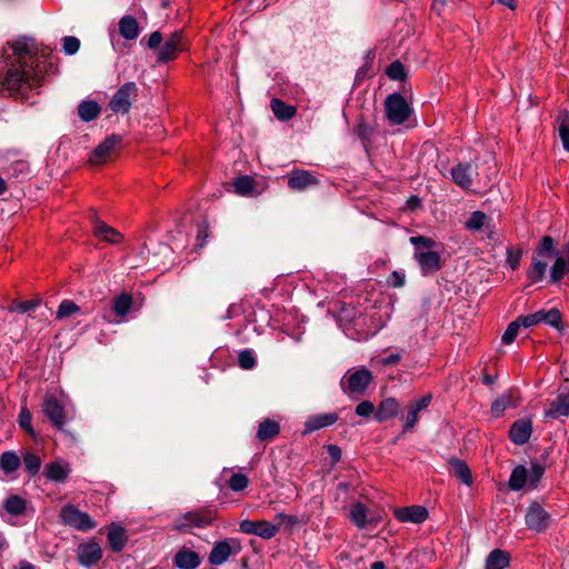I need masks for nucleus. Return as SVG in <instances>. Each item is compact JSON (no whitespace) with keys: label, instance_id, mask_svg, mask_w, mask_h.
Returning a JSON list of instances; mask_svg holds the SVG:
<instances>
[{"label":"nucleus","instance_id":"1","mask_svg":"<svg viewBox=\"0 0 569 569\" xmlns=\"http://www.w3.org/2000/svg\"><path fill=\"white\" fill-rule=\"evenodd\" d=\"M13 52V60L6 72L1 86L11 96L23 94L26 90L42 84L43 74L52 67L51 62L41 61L34 39L24 36L7 42Z\"/></svg>","mask_w":569,"mask_h":569},{"label":"nucleus","instance_id":"2","mask_svg":"<svg viewBox=\"0 0 569 569\" xmlns=\"http://www.w3.org/2000/svg\"><path fill=\"white\" fill-rule=\"evenodd\" d=\"M557 256L556 243L552 237L543 236L533 251L531 263L527 269V278L530 283H538L543 280L548 262L543 259Z\"/></svg>","mask_w":569,"mask_h":569},{"label":"nucleus","instance_id":"3","mask_svg":"<svg viewBox=\"0 0 569 569\" xmlns=\"http://www.w3.org/2000/svg\"><path fill=\"white\" fill-rule=\"evenodd\" d=\"M218 513L214 506L192 509L176 520L174 529L181 532H191L194 528H207L216 521Z\"/></svg>","mask_w":569,"mask_h":569},{"label":"nucleus","instance_id":"4","mask_svg":"<svg viewBox=\"0 0 569 569\" xmlns=\"http://www.w3.org/2000/svg\"><path fill=\"white\" fill-rule=\"evenodd\" d=\"M138 86L133 81L124 82L111 97L108 107L114 113L128 114L132 101L138 97Z\"/></svg>","mask_w":569,"mask_h":569},{"label":"nucleus","instance_id":"5","mask_svg":"<svg viewBox=\"0 0 569 569\" xmlns=\"http://www.w3.org/2000/svg\"><path fill=\"white\" fill-rule=\"evenodd\" d=\"M373 376L366 367H360L353 371H349L341 380L340 386L345 393L348 395H363Z\"/></svg>","mask_w":569,"mask_h":569},{"label":"nucleus","instance_id":"6","mask_svg":"<svg viewBox=\"0 0 569 569\" xmlns=\"http://www.w3.org/2000/svg\"><path fill=\"white\" fill-rule=\"evenodd\" d=\"M385 110L387 119L392 124H402L409 119L412 112L407 100L399 92L391 93L387 97L385 101Z\"/></svg>","mask_w":569,"mask_h":569},{"label":"nucleus","instance_id":"7","mask_svg":"<svg viewBox=\"0 0 569 569\" xmlns=\"http://www.w3.org/2000/svg\"><path fill=\"white\" fill-rule=\"evenodd\" d=\"M242 550L240 541L236 538H226L216 541L208 556V562L211 566H221L229 560L231 556H237Z\"/></svg>","mask_w":569,"mask_h":569},{"label":"nucleus","instance_id":"8","mask_svg":"<svg viewBox=\"0 0 569 569\" xmlns=\"http://www.w3.org/2000/svg\"><path fill=\"white\" fill-rule=\"evenodd\" d=\"M60 518L64 525L81 531L91 530L97 525L89 513L81 511L73 505L62 507Z\"/></svg>","mask_w":569,"mask_h":569},{"label":"nucleus","instance_id":"9","mask_svg":"<svg viewBox=\"0 0 569 569\" xmlns=\"http://www.w3.org/2000/svg\"><path fill=\"white\" fill-rule=\"evenodd\" d=\"M551 517L538 502L529 506L525 521L529 530L545 532L550 525Z\"/></svg>","mask_w":569,"mask_h":569},{"label":"nucleus","instance_id":"10","mask_svg":"<svg viewBox=\"0 0 569 569\" xmlns=\"http://www.w3.org/2000/svg\"><path fill=\"white\" fill-rule=\"evenodd\" d=\"M286 178L288 188L293 191H305L320 182L317 174L305 169H293Z\"/></svg>","mask_w":569,"mask_h":569},{"label":"nucleus","instance_id":"11","mask_svg":"<svg viewBox=\"0 0 569 569\" xmlns=\"http://www.w3.org/2000/svg\"><path fill=\"white\" fill-rule=\"evenodd\" d=\"M42 410L49 421L59 430L66 425V412L61 402L53 396H47L42 403Z\"/></svg>","mask_w":569,"mask_h":569},{"label":"nucleus","instance_id":"12","mask_svg":"<svg viewBox=\"0 0 569 569\" xmlns=\"http://www.w3.org/2000/svg\"><path fill=\"white\" fill-rule=\"evenodd\" d=\"M533 432L531 417H523L516 420L509 429L508 436L512 443L523 446L527 443Z\"/></svg>","mask_w":569,"mask_h":569},{"label":"nucleus","instance_id":"13","mask_svg":"<svg viewBox=\"0 0 569 569\" xmlns=\"http://www.w3.org/2000/svg\"><path fill=\"white\" fill-rule=\"evenodd\" d=\"M77 557L80 565L90 568L101 560L102 549L96 541L81 543L77 549Z\"/></svg>","mask_w":569,"mask_h":569},{"label":"nucleus","instance_id":"14","mask_svg":"<svg viewBox=\"0 0 569 569\" xmlns=\"http://www.w3.org/2000/svg\"><path fill=\"white\" fill-rule=\"evenodd\" d=\"M182 37V30H176L171 33L158 52L159 62L164 63L177 58L178 52L181 50Z\"/></svg>","mask_w":569,"mask_h":569},{"label":"nucleus","instance_id":"15","mask_svg":"<svg viewBox=\"0 0 569 569\" xmlns=\"http://www.w3.org/2000/svg\"><path fill=\"white\" fill-rule=\"evenodd\" d=\"M545 418L557 420L569 416V392L559 389L557 398L549 402Z\"/></svg>","mask_w":569,"mask_h":569},{"label":"nucleus","instance_id":"16","mask_svg":"<svg viewBox=\"0 0 569 569\" xmlns=\"http://www.w3.org/2000/svg\"><path fill=\"white\" fill-rule=\"evenodd\" d=\"M121 143V137L112 134L94 148L89 157L92 164H101L107 161L114 149Z\"/></svg>","mask_w":569,"mask_h":569},{"label":"nucleus","instance_id":"17","mask_svg":"<svg viewBox=\"0 0 569 569\" xmlns=\"http://www.w3.org/2000/svg\"><path fill=\"white\" fill-rule=\"evenodd\" d=\"M413 258L418 262L423 276L437 272L441 269V256L437 251H416Z\"/></svg>","mask_w":569,"mask_h":569},{"label":"nucleus","instance_id":"18","mask_svg":"<svg viewBox=\"0 0 569 569\" xmlns=\"http://www.w3.org/2000/svg\"><path fill=\"white\" fill-rule=\"evenodd\" d=\"M339 420L337 412L317 413L309 416L303 423V435H309L322 428L330 427Z\"/></svg>","mask_w":569,"mask_h":569},{"label":"nucleus","instance_id":"19","mask_svg":"<svg viewBox=\"0 0 569 569\" xmlns=\"http://www.w3.org/2000/svg\"><path fill=\"white\" fill-rule=\"evenodd\" d=\"M393 515L400 522L422 523L428 518V510L426 507L415 505L397 508Z\"/></svg>","mask_w":569,"mask_h":569},{"label":"nucleus","instance_id":"20","mask_svg":"<svg viewBox=\"0 0 569 569\" xmlns=\"http://www.w3.org/2000/svg\"><path fill=\"white\" fill-rule=\"evenodd\" d=\"M71 473V466L69 462L62 460H54L44 466L43 475L49 481L66 482Z\"/></svg>","mask_w":569,"mask_h":569},{"label":"nucleus","instance_id":"21","mask_svg":"<svg viewBox=\"0 0 569 569\" xmlns=\"http://www.w3.org/2000/svg\"><path fill=\"white\" fill-rule=\"evenodd\" d=\"M92 229L97 238L109 243H118L122 238L119 231L108 226L106 222L99 220L96 213H93Z\"/></svg>","mask_w":569,"mask_h":569},{"label":"nucleus","instance_id":"22","mask_svg":"<svg viewBox=\"0 0 569 569\" xmlns=\"http://www.w3.org/2000/svg\"><path fill=\"white\" fill-rule=\"evenodd\" d=\"M452 181L460 188L468 190L472 186V167L469 162H459L451 168Z\"/></svg>","mask_w":569,"mask_h":569},{"label":"nucleus","instance_id":"23","mask_svg":"<svg viewBox=\"0 0 569 569\" xmlns=\"http://www.w3.org/2000/svg\"><path fill=\"white\" fill-rule=\"evenodd\" d=\"M200 563V555L186 547L181 548L173 558V565L179 569H197Z\"/></svg>","mask_w":569,"mask_h":569},{"label":"nucleus","instance_id":"24","mask_svg":"<svg viewBox=\"0 0 569 569\" xmlns=\"http://www.w3.org/2000/svg\"><path fill=\"white\" fill-rule=\"evenodd\" d=\"M566 257L555 256L556 260L550 269V282L558 283L569 272V242L563 247Z\"/></svg>","mask_w":569,"mask_h":569},{"label":"nucleus","instance_id":"25","mask_svg":"<svg viewBox=\"0 0 569 569\" xmlns=\"http://www.w3.org/2000/svg\"><path fill=\"white\" fill-rule=\"evenodd\" d=\"M399 410L400 405L396 398H386L379 403L378 409L375 412V419L378 422L387 421L396 417L399 413Z\"/></svg>","mask_w":569,"mask_h":569},{"label":"nucleus","instance_id":"26","mask_svg":"<svg viewBox=\"0 0 569 569\" xmlns=\"http://www.w3.org/2000/svg\"><path fill=\"white\" fill-rule=\"evenodd\" d=\"M510 560L508 551L497 548L486 557L483 569H505L509 566Z\"/></svg>","mask_w":569,"mask_h":569},{"label":"nucleus","instance_id":"27","mask_svg":"<svg viewBox=\"0 0 569 569\" xmlns=\"http://www.w3.org/2000/svg\"><path fill=\"white\" fill-rule=\"evenodd\" d=\"M133 305L132 296L128 292H122L112 299L111 309L120 321L124 320L129 315Z\"/></svg>","mask_w":569,"mask_h":569},{"label":"nucleus","instance_id":"28","mask_svg":"<svg viewBox=\"0 0 569 569\" xmlns=\"http://www.w3.org/2000/svg\"><path fill=\"white\" fill-rule=\"evenodd\" d=\"M520 398L513 393H503L491 403V412L495 417H500L508 408H517Z\"/></svg>","mask_w":569,"mask_h":569},{"label":"nucleus","instance_id":"29","mask_svg":"<svg viewBox=\"0 0 569 569\" xmlns=\"http://www.w3.org/2000/svg\"><path fill=\"white\" fill-rule=\"evenodd\" d=\"M28 501L17 495L7 497L2 502L3 510L12 517H20L26 513Z\"/></svg>","mask_w":569,"mask_h":569},{"label":"nucleus","instance_id":"30","mask_svg":"<svg viewBox=\"0 0 569 569\" xmlns=\"http://www.w3.org/2000/svg\"><path fill=\"white\" fill-rule=\"evenodd\" d=\"M280 432V425L270 418L262 420L257 429L256 439L258 441H268L276 438Z\"/></svg>","mask_w":569,"mask_h":569},{"label":"nucleus","instance_id":"31","mask_svg":"<svg viewBox=\"0 0 569 569\" xmlns=\"http://www.w3.org/2000/svg\"><path fill=\"white\" fill-rule=\"evenodd\" d=\"M119 32L126 40H136L140 34V28L134 17L128 14L119 21Z\"/></svg>","mask_w":569,"mask_h":569},{"label":"nucleus","instance_id":"32","mask_svg":"<svg viewBox=\"0 0 569 569\" xmlns=\"http://www.w3.org/2000/svg\"><path fill=\"white\" fill-rule=\"evenodd\" d=\"M107 539L113 552L122 551L128 540L124 529L120 526H112L108 531Z\"/></svg>","mask_w":569,"mask_h":569},{"label":"nucleus","instance_id":"33","mask_svg":"<svg viewBox=\"0 0 569 569\" xmlns=\"http://www.w3.org/2000/svg\"><path fill=\"white\" fill-rule=\"evenodd\" d=\"M271 110L274 117L281 121H288L292 119L297 113V108L291 104H287L284 101L278 98H273L270 102Z\"/></svg>","mask_w":569,"mask_h":569},{"label":"nucleus","instance_id":"34","mask_svg":"<svg viewBox=\"0 0 569 569\" xmlns=\"http://www.w3.org/2000/svg\"><path fill=\"white\" fill-rule=\"evenodd\" d=\"M21 467V458L16 451L8 450L0 456V469L4 475L9 476L14 473Z\"/></svg>","mask_w":569,"mask_h":569},{"label":"nucleus","instance_id":"35","mask_svg":"<svg viewBox=\"0 0 569 569\" xmlns=\"http://www.w3.org/2000/svg\"><path fill=\"white\" fill-rule=\"evenodd\" d=\"M448 463L450 465V467L452 468L456 477L465 485L467 486H471L472 483V476H471V470L470 468L468 467V465L459 459V458H450L448 460Z\"/></svg>","mask_w":569,"mask_h":569},{"label":"nucleus","instance_id":"36","mask_svg":"<svg viewBox=\"0 0 569 569\" xmlns=\"http://www.w3.org/2000/svg\"><path fill=\"white\" fill-rule=\"evenodd\" d=\"M101 108L94 100L82 101L78 107V116L84 122L97 119L100 114Z\"/></svg>","mask_w":569,"mask_h":569},{"label":"nucleus","instance_id":"37","mask_svg":"<svg viewBox=\"0 0 569 569\" xmlns=\"http://www.w3.org/2000/svg\"><path fill=\"white\" fill-rule=\"evenodd\" d=\"M528 480V470L525 466L518 465L511 471L508 486L512 491H519L525 488Z\"/></svg>","mask_w":569,"mask_h":569},{"label":"nucleus","instance_id":"38","mask_svg":"<svg viewBox=\"0 0 569 569\" xmlns=\"http://www.w3.org/2000/svg\"><path fill=\"white\" fill-rule=\"evenodd\" d=\"M559 137L562 147L569 152V111L561 110L557 116Z\"/></svg>","mask_w":569,"mask_h":569},{"label":"nucleus","instance_id":"39","mask_svg":"<svg viewBox=\"0 0 569 569\" xmlns=\"http://www.w3.org/2000/svg\"><path fill=\"white\" fill-rule=\"evenodd\" d=\"M21 463H23L24 470L30 478L37 476L41 469V458L39 455L27 451L22 456Z\"/></svg>","mask_w":569,"mask_h":569},{"label":"nucleus","instance_id":"40","mask_svg":"<svg viewBox=\"0 0 569 569\" xmlns=\"http://www.w3.org/2000/svg\"><path fill=\"white\" fill-rule=\"evenodd\" d=\"M355 134L361 140V142L366 146L371 142L375 128L365 121V118L361 116L357 119V123L355 126Z\"/></svg>","mask_w":569,"mask_h":569},{"label":"nucleus","instance_id":"41","mask_svg":"<svg viewBox=\"0 0 569 569\" xmlns=\"http://www.w3.org/2000/svg\"><path fill=\"white\" fill-rule=\"evenodd\" d=\"M349 517L358 528L367 527V507L362 502L358 501L351 506Z\"/></svg>","mask_w":569,"mask_h":569},{"label":"nucleus","instance_id":"42","mask_svg":"<svg viewBox=\"0 0 569 569\" xmlns=\"http://www.w3.org/2000/svg\"><path fill=\"white\" fill-rule=\"evenodd\" d=\"M7 173L10 178L27 179L30 174V166L26 160H17L9 164Z\"/></svg>","mask_w":569,"mask_h":569},{"label":"nucleus","instance_id":"43","mask_svg":"<svg viewBox=\"0 0 569 569\" xmlns=\"http://www.w3.org/2000/svg\"><path fill=\"white\" fill-rule=\"evenodd\" d=\"M81 312L80 307L72 300L64 299L60 302L56 312V318L59 320L72 317Z\"/></svg>","mask_w":569,"mask_h":569},{"label":"nucleus","instance_id":"44","mask_svg":"<svg viewBox=\"0 0 569 569\" xmlns=\"http://www.w3.org/2000/svg\"><path fill=\"white\" fill-rule=\"evenodd\" d=\"M256 181L251 176L244 174L238 177L234 182V190L240 196H249L252 193Z\"/></svg>","mask_w":569,"mask_h":569},{"label":"nucleus","instance_id":"45","mask_svg":"<svg viewBox=\"0 0 569 569\" xmlns=\"http://www.w3.org/2000/svg\"><path fill=\"white\" fill-rule=\"evenodd\" d=\"M488 217L485 212L477 210L471 212L468 220L465 222V227L469 231H479L481 230L486 223H487Z\"/></svg>","mask_w":569,"mask_h":569},{"label":"nucleus","instance_id":"46","mask_svg":"<svg viewBox=\"0 0 569 569\" xmlns=\"http://www.w3.org/2000/svg\"><path fill=\"white\" fill-rule=\"evenodd\" d=\"M280 530L278 525H273L267 520H259L257 525L256 536L262 539H271L273 538Z\"/></svg>","mask_w":569,"mask_h":569},{"label":"nucleus","instance_id":"47","mask_svg":"<svg viewBox=\"0 0 569 569\" xmlns=\"http://www.w3.org/2000/svg\"><path fill=\"white\" fill-rule=\"evenodd\" d=\"M40 302H41L40 299L13 301L8 307V310L10 312L26 313V312H29V311H33L36 308H38L40 306Z\"/></svg>","mask_w":569,"mask_h":569},{"label":"nucleus","instance_id":"48","mask_svg":"<svg viewBox=\"0 0 569 569\" xmlns=\"http://www.w3.org/2000/svg\"><path fill=\"white\" fill-rule=\"evenodd\" d=\"M31 422H32L31 412L29 411V409L26 406L21 407L19 416H18V423L21 429H23L30 436L34 437L36 432H34V429H33Z\"/></svg>","mask_w":569,"mask_h":569},{"label":"nucleus","instance_id":"49","mask_svg":"<svg viewBox=\"0 0 569 569\" xmlns=\"http://www.w3.org/2000/svg\"><path fill=\"white\" fill-rule=\"evenodd\" d=\"M386 74L389 79L397 81H403L407 78L405 66L398 60L387 67Z\"/></svg>","mask_w":569,"mask_h":569},{"label":"nucleus","instance_id":"50","mask_svg":"<svg viewBox=\"0 0 569 569\" xmlns=\"http://www.w3.org/2000/svg\"><path fill=\"white\" fill-rule=\"evenodd\" d=\"M249 485V479L243 473H233L228 480V486L232 491L240 492Z\"/></svg>","mask_w":569,"mask_h":569},{"label":"nucleus","instance_id":"51","mask_svg":"<svg viewBox=\"0 0 569 569\" xmlns=\"http://www.w3.org/2000/svg\"><path fill=\"white\" fill-rule=\"evenodd\" d=\"M545 467L538 462H532L530 466V471H528V481L531 488H536L543 477Z\"/></svg>","mask_w":569,"mask_h":569},{"label":"nucleus","instance_id":"52","mask_svg":"<svg viewBox=\"0 0 569 569\" xmlns=\"http://www.w3.org/2000/svg\"><path fill=\"white\" fill-rule=\"evenodd\" d=\"M238 363L244 370L252 369L257 363L253 351L250 349L242 350L238 356Z\"/></svg>","mask_w":569,"mask_h":569},{"label":"nucleus","instance_id":"53","mask_svg":"<svg viewBox=\"0 0 569 569\" xmlns=\"http://www.w3.org/2000/svg\"><path fill=\"white\" fill-rule=\"evenodd\" d=\"M519 323L516 321V319L513 321H511L508 326H507V329L505 330L502 337H501V342L502 345H511L517 336H518V332H519Z\"/></svg>","mask_w":569,"mask_h":569},{"label":"nucleus","instance_id":"54","mask_svg":"<svg viewBox=\"0 0 569 569\" xmlns=\"http://www.w3.org/2000/svg\"><path fill=\"white\" fill-rule=\"evenodd\" d=\"M545 323L556 328L560 329L562 323V316L559 309L551 308L549 310H546L545 315Z\"/></svg>","mask_w":569,"mask_h":569},{"label":"nucleus","instance_id":"55","mask_svg":"<svg viewBox=\"0 0 569 569\" xmlns=\"http://www.w3.org/2000/svg\"><path fill=\"white\" fill-rule=\"evenodd\" d=\"M62 47L66 54L72 56L79 51L80 40L73 36H67L62 39Z\"/></svg>","mask_w":569,"mask_h":569},{"label":"nucleus","instance_id":"56","mask_svg":"<svg viewBox=\"0 0 569 569\" xmlns=\"http://www.w3.org/2000/svg\"><path fill=\"white\" fill-rule=\"evenodd\" d=\"M355 412L359 417L369 418L371 415H375L376 408L370 400H362L356 406Z\"/></svg>","mask_w":569,"mask_h":569},{"label":"nucleus","instance_id":"57","mask_svg":"<svg viewBox=\"0 0 569 569\" xmlns=\"http://www.w3.org/2000/svg\"><path fill=\"white\" fill-rule=\"evenodd\" d=\"M410 242L415 246L416 251H425L423 249H430L436 244L431 238L425 236L411 237Z\"/></svg>","mask_w":569,"mask_h":569},{"label":"nucleus","instance_id":"58","mask_svg":"<svg viewBox=\"0 0 569 569\" xmlns=\"http://www.w3.org/2000/svg\"><path fill=\"white\" fill-rule=\"evenodd\" d=\"M387 283L392 288H401L406 283V274L402 271L395 270L392 271L388 278Z\"/></svg>","mask_w":569,"mask_h":569},{"label":"nucleus","instance_id":"59","mask_svg":"<svg viewBox=\"0 0 569 569\" xmlns=\"http://www.w3.org/2000/svg\"><path fill=\"white\" fill-rule=\"evenodd\" d=\"M418 421H419V412H417L411 407H409V411L406 416V420L403 423V432H409V431L413 430V428L416 427Z\"/></svg>","mask_w":569,"mask_h":569},{"label":"nucleus","instance_id":"60","mask_svg":"<svg viewBox=\"0 0 569 569\" xmlns=\"http://www.w3.org/2000/svg\"><path fill=\"white\" fill-rule=\"evenodd\" d=\"M520 260H521V251L520 250L509 249L507 251V264L510 267L511 270H517L519 268Z\"/></svg>","mask_w":569,"mask_h":569},{"label":"nucleus","instance_id":"61","mask_svg":"<svg viewBox=\"0 0 569 569\" xmlns=\"http://www.w3.org/2000/svg\"><path fill=\"white\" fill-rule=\"evenodd\" d=\"M431 400H432V395L431 393H426L419 400L412 402L410 405V407L413 410H416L417 412H420L421 410H423L427 407H429V405L431 403Z\"/></svg>","mask_w":569,"mask_h":569},{"label":"nucleus","instance_id":"62","mask_svg":"<svg viewBox=\"0 0 569 569\" xmlns=\"http://www.w3.org/2000/svg\"><path fill=\"white\" fill-rule=\"evenodd\" d=\"M327 452L331 459L332 465H336L340 461L342 451L341 448L337 445H327L326 446Z\"/></svg>","mask_w":569,"mask_h":569},{"label":"nucleus","instance_id":"63","mask_svg":"<svg viewBox=\"0 0 569 569\" xmlns=\"http://www.w3.org/2000/svg\"><path fill=\"white\" fill-rule=\"evenodd\" d=\"M516 321L519 323L520 328H530L537 325L533 313L519 316L516 318Z\"/></svg>","mask_w":569,"mask_h":569},{"label":"nucleus","instance_id":"64","mask_svg":"<svg viewBox=\"0 0 569 569\" xmlns=\"http://www.w3.org/2000/svg\"><path fill=\"white\" fill-rule=\"evenodd\" d=\"M276 518L280 519L288 530H291L298 523V518L296 516L287 515L283 512L277 513Z\"/></svg>","mask_w":569,"mask_h":569}]
</instances>
